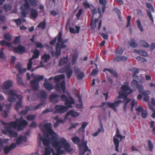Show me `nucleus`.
Segmentation results:
<instances>
[{"label":"nucleus","instance_id":"nucleus-34","mask_svg":"<svg viewBox=\"0 0 155 155\" xmlns=\"http://www.w3.org/2000/svg\"><path fill=\"white\" fill-rule=\"evenodd\" d=\"M42 59L45 62H48L50 59V55L49 54H44L41 57Z\"/></svg>","mask_w":155,"mask_h":155},{"label":"nucleus","instance_id":"nucleus-25","mask_svg":"<svg viewBox=\"0 0 155 155\" xmlns=\"http://www.w3.org/2000/svg\"><path fill=\"white\" fill-rule=\"evenodd\" d=\"M70 115L72 117H76L79 115V113L74 110H71L68 112L66 115V116H68Z\"/></svg>","mask_w":155,"mask_h":155},{"label":"nucleus","instance_id":"nucleus-14","mask_svg":"<svg viewBox=\"0 0 155 155\" xmlns=\"http://www.w3.org/2000/svg\"><path fill=\"white\" fill-rule=\"evenodd\" d=\"M60 87L63 91V93L65 94V84L64 81H62L61 82L60 85L58 84H56L55 86V89L57 92H59L60 90Z\"/></svg>","mask_w":155,"mask_h":155},{"label":"nucleus","instance_id":"nucleus-8","mask_svg":"<svg viewBox=\"0 0 155 155\" xmlns=\"http://www.w3.org/2000/svg\"><path fill=\"white\" fill-rule=\"evenodd\" d=\"M52 124L51 123H47L43 125L41 124H39V127L42 131L44 132V128H45L47 131V134L52 135L54 134V132L51 128Z\"/></svg>","mask_w":155,"mask_h":155},{"label":"nucleus","instance_id":"nucleus-11","mask_svg":"<svg viewBox=\"0 0 155 155\" xmlns=\"http://www.w3.org/2000/svg\"><path fill=\"white\" fill-rule=\"evenodd\" d=\"M28 124V123L27 121L25 120H23L22 121L17 122V125L16 126L12 125V127L16 129L18 131L22 130Z\"/></svg>","mask_w":155,"mask_h":155},{"label":"nucleus","instance_id":"nucleus-47","mask_svg":"<svg viewBox=\"0 0 155 155\" xmlns=\"http://www.w3.org/2000/svg\"><path fill=\"white\" fill-rule=\"evenodd\" d=\"M42 141L43 144L44 146H48L49 142L50 141L49 139L45 138Z\"/></svg>","mask_w":155,"mask_h":155},{"label":"nucleus","instance_id":"nucleus-60","mask_svg":"<svg viewBox=\"0 0 155 155\" xmlns=\"http://www.w3.org/2000/svg\"><path fill=\"white\" fill-rule=\"evenodd\" d=\"M35 116L33 115H28L26 117V119L28 121L34 119Z\"/></svg>","mask_w":155,"mask_h":155},{"label":"nucleus","instance_id":"nucleus-7","mask_svg":"<svg viewBox=\"0 0 155 155\" xmlns=\"http://www.w3.org/2000/svg\"><path fill=\"white\" fill-rule=\"evenodd\" d=\"M122 102L120 100H117L114 103L103 102L102 103L101 105H100L99 107H102L104 105H106L107 107L112 108L114 111L116 112L117 111L116 107H118L119 104Z\"/></svg>","mask_w":155,"mask_h":155},{"label":"nucleus","instance_id":"nucleus-4","mask_svg":"<svg viewBox=\"0 0 155 155\" xmlns=\"http://www.w3.org/2000/svg\"><path fill=\"white\" fill-rule=\"evenodd\" d=\"M123 52L122 48L119 47L116 49L115 51L116 57L114 58V61H126L127 60V57L124 56H121Z\"/></svg>","mask_w":155,"mask_h":155},{"label":"nucleus","instance_id":"nucleus-56","mask_svg":"<svg viewBox=\"0 0 155 155\" xmlns=\"http://www.w3.org/2000/svg\"><path fill=\"white\" fill-rule=\"evenodd\" d=\"M32 60L31 59H30L29 60V62L27 64V69L28 70H30L32 66Z\"/></svg>","mask_w":155,"mask_h":155},{"label":"nucleus","instance_id":"nucleus-13","mask_svg":"<svg viewBox=\"0 0 155 155\" xmlns=\"http://www.w3.org/2000/svg\"><path fill=\"white\" fill-rule=\"evenodd\" d=\"M59 95L58 94L53 93L49 95L48 99L51 102L57 103L59 101Z\"/></svg>","mask_w":155,"mask_h":155},{"label":"nucleus","instance_id":"nucleus-3","mask_svg":"<svg viewBox=\"0 0 155 155\" xmlns=\"http://www.w3.org/2000/svg\"><path fill=\"white\" fill-rule=\"evenodd\" d=\"M25 2V3L21 5L20 7V10L21 11L22 16L25 18L26 17L30 9V6L28 2V0H22Z\"/></svg>","mask_w":155,"mask_h":155},{"label":"nucleus","instance_id":"nucleus-58","mask_svg":"<svg viewBox=\"0 0 155 155\" xmlns=\"http://www.w3.org/2000/svg\"><path fill=\"white\" fill-rule=\"evenodd\" d=\"M29 2L32 6L35 7L37 5L36 0H29Z\"/></svg>","mask_w":155,"mask_h":155},{"label":"nucleus","instance_id":"nucleus-51","mask_svg":"<svg viewBox=\"0 0 155 155\" xmlns=\"http://www.w3.org/2000/svg\"><path fill=\"white\" fill-rule=\"evenodd\" d=\"M34 80H36L39 82V81L44 79V77L42 75H37L34 77Z\"/></svg>","mask_w":155,"mask_h":155},{"label":"nucleus","instance_id":"nucleus-44","mask_svg":"<svg viewBox=\"0 0 155 155\" xmlns=\"http://www.w3.org/2000/svg\"><path fill=\"white\" fill-rule=\"evenodd\" d=\"M136 22L138 28L141 31H143V29L142 26L141 25V23L140 20L137 19L136 21Z\"/></svg>","mask_w":155,"mask_h":155},{"label":"nucleus","instance_id":"nucleus-35","mask_svg":"<svg viewBox=\"0 0 155 155\" xmlns=\"http://www.w3.org/2000/svg\"><path fill=\"white\" fill-rule=\"evenodd\" d=\"M71 140L74 144L78 145L81 142V140L78 137H75L71 138Z\"/></svg>","mask_w":155,"mask_h":155},{"label":"nucleus","instance_id":"nucleus-49","mask_svg":"<svg viewBox=\"0 0 155 155\" xmlns=\"http://www.w3.org/2000/svg\"><path fill=\"white\" fill-rule=\"evenodd\" d=\"M131 86L134 89L136 88L137 85L139 84L137 81L135 80H133L131 83Z\"/></svg>","mask_w":155,"mask_h":155},{"label":"nucleus","instance_id":"nucleus-19","mask_svg":"<svg viewBox=\"0 0 155 155\" xmlns=\"http://www.w3.org/2000/svg\"><path fill=\"white\" fill-rule=\"evenodd\" d=\"M30 84L31 88L35 91L38 90L39 88V82L34 79L30 81Z\"/></svg>","mask_w":155,"mask_h":155},{"label":"nucleus","instance_id":"nucleus-55","mask_svg":"<svg viewBox=\"0 0 155 155\" xmlns=\"http://www.w3.org/2000/svg\"><path fill=\"white\" fill-rule=\"evenodd\" d=\"M34 45L37 48H42L43 47V46L41 43L39 41H35L34 42Z\"/></svg>","mask_w":155,"mask_h":155},{"label":"nucleus","instance_id":"nucleus-57","mask_svg":"<svg viewBox=\"0 0 155 155\" xmlns=\"http://www.w3.org/2000/svg\"><path fill=\"white\" fill-rule=\"evenodd\" d=\"M59 146L60 147V148H59L58 147H57L55 148L56 150L57 151H58V153H60L61 154L64 153V151L63 150H61V149L62 148V146L61 144H60Z\"/></svg>","mask_w":155,"mask_h":155},{"label":"nucleus","instance_id":"nucleus-40","mask_svg":"<svg viewBox=\"0 0 155 155\" xmlns=\"http://www.w3.org/2000/svg\"><path fill=\"white\" fill-rule=\"evenodd\" d=\"M30 107V106H26L25 107V110H23L21 112L19 113L18 114L21 115H26L28 111L29 110H29L30 108H28L27 109L26 107Z\"/></svg>","mask_w":155,"mask_h":155},{"label":"nucleus","instance_id":"nucleus-24","mask_svg":"<svg viewBox=\"0 0 155 155\" xmlns=\"http://www.w3.org/2000/svg\"><path fill=\"white\" fill-rule=\"evenodd\" d=\"M38 16V12L37 10L34 8L32 9L30 14L31 18L33 19H36L37 17Z\"/></svg>","mask_w":155,"mask_h":155},{"label":"nucleus","instance_id":"nucleus-17","mask_svg":"<svg viewBox=\"0 0 155 155\" xmlns=\"http://www.w3.org/2000/svg\"><path fill=\"white\" fill-rule=\"evenodd\" d=\"M3 133L5 134H8L11 137H16L18 136V133L15 131L11 130H6L3 131Z\"/></svg>","mask_w":155,"mask_h":155},{"label":"nucleus","instance_id":"nucleus-2","mask_svg":"<svg viewBox=\"0 0 155 155\" xmlns=\"http://www.w3.org/2000/svg\"><path fill=\"white\" fill-rule=\"evenodd\" d=\"M4 93L9 96L7 100L8 102H14L16 101V98L18 99V101L16 102L15 106V109L17 111H18L19 108L23 107L22 103V98L21 96L19 95L16 92L11 89L4 91Z\"/></svg>","mask_w":155,"mask_h":155},{"label":"nucleus","instance_id":"nucleus-63","mask_svg":"<svg viewBox=\"0 0 155 155\" xmlns=\"http://www.w3.org/2000/svg\"><path fill=\"white\" fill-rule=\"evenodd\" d=\"M73 71L71 69L69 70V71H68L65 72V73H66L67 77L69 79L71 78V77L73 73Z\"/></svg>","mask_w":155,"mask_h":155},{"label":"nucleus","instance_id":"nucleus-15","mask_svg":"<svg viewBox=\"0 0 155 155\" xmlns=\"http://www.w3.org/2000/svg\"><path fill=\"white\" fill-rule=\"evenodd\" d=\"M15 53L22 54L26 52L25 48L24 46L19 45L17 47H14L13 48Z\"/></svg>","mask_w":155,"mask_h":155},{"label":"nucleus","instance_id":"nucleus-22","mask_svg":"<svg viewBox=\"0 0 155 155\" xmlns=\"http://www.w3.org/2000/svg\"><path fill=\"white\" fill-rule=\"evenodd\" d=\"M43 85L46 89L49 91H51L54 88V86L52 84L47 81H45Z\"/></svg>","mask_w":155,"mask_h":155},{"label":"nucleus","instance_id":"nucleus-31","mask_svg":"<svg viewBox=\"0 0 155 155\" xmlns=\"http://www.w3.org/2000/svg\"><path fill=\"white\" fill-rule=\"evenodd\" d=\"M33 55L31 58L30 59H31L32 60L34 59H36L38 58L40 55V52L37 49L35 50L34 52H33Z\"/></svg>","mask_w":155,"mask_h":155},{"label":"nucleus","instance_id":"nucleus-10","mask_svg":"<svg viewBox=\"0 0 155 155\" xmlns=\"http://www.w3.org/2000/svg\"><path fill=\"white\" fill-rule=\"evenodd\" d=\"M54 109V114H63L68 110V108L66 106L62 105H55Z\"/></svg>","mask_w":155,"mask_h":155},{"label":"nucleus","instance_id":"nucleus-26","mask_svg":"<svg viewBox=\"0 0 155 155\" xmlns=\"http://www.w3.org/2000/svg\"><path fill=\"white\" fill-rule=\"evenodd\" d=\"M38 97L41 99H46L47 98V93L44 91L41 90L39 92Z\"/></svg>","mask_w":155,"mask_h":155},{"label":"nucleus","instance_id":"nucleus-41","mask_svg":"<svg viewBox=\"0 0 155 155\" xmlns=\"http://www.w3.org/2000/svg\"><path fill=\"white\" fill-rule=\"evenodd\" d=\"M4 48H2L0 51V59L3 60H5L6 58L5 55L3 53Z\"/></svg>","mask_w":155,"mask_h":155},{"label":"nucleus","instance_id":"nucleus-61","mask_svg":"<svg viewBox=\"0 0 155 155\" xmlns=\"http://www.w3.org/2000/svg\"><path fill=\"white\" fill-rule=\"evenodd\" d=\"M146 6L150 10H151V11L153 12H154V10L152 5L150 3H147L146 4Z\"/></svg>","mask_w":155,"mask_h":155},{"label":"nucleus","instance_id":"nucleus-42","mask_svg":"<svg viewBox=\"0 0 155 155\" xmlns=\"http://www.w3.org/2000/svg\"><path fill=\"white\" fill-rule=\"evenodd\" d=\"M0 44L2 46L6 45L9 47H11V44L10 43L8 42L5 40L1 41L0 42Z\"/></svg>","mask_w":155,"mask_h":155},{"label":"nucleus","instance_id":"nucleus-36","mask_svg":"<svg viewBox=\"0 0 155 155\" xmlns=\"http://www.w3.org/2000/svg\"><path fill=\"white\" fill-rule=\"evenodd\" d=\"M130 46L133 48H136L137 46V43L135 42L134 39L131 38H130Z\"/></svg>","mask_w":155,"mask_h":155},{"label":"nucleus","instance_id":"nucleus-16","mask_svg":"<svg viewBox=\"0 0 155 155\" xmlns=\"http://www.w3.org/2000/svg\"><path fill=\"white\" fill-rule=\"evenodd\" d=\"M49 139L53 147L55 148L57 147L59 148H60V147L59 146V145L61 144L60 141L59 140V141H58V138L56 137L53 136Z\"/></svg>","mask_w":155,"mask_h":155},{"label":"nucleus","instance_id":"nucleus-38","mask_svg":"<svg viewBox=\"0 0 155 155\" xmlns=\"http://www.w3.org/2000/svg\"><path fill=\"white\" fill-rule=\"evenodd\" d=\"M78 103L79 104H76V107L79 109H81L83 106L82 102L81 100V98L80 96H78Z\"/></svg>","mask_w":155,"mask_h":155},{"label":"nucleus","instance_id":"nucleus-28","mask_svg":"<svg viewBox=\"0 0 155 155\" xmlns=\"http://www.w3.org/2000/svg\"><path fill=\"white\" fill-rule=\"evenodd\" d=\"M74 103V102L73 99H72L71 101L69 100L68 99L65 101V105H66V107L68 108L69 107H72L71 104Z\"/></svg>","mask_w":155,"mask_h":155},{"label":"nucleus","instance_id":"nucleus-20","mask_svg":"<svg viewBox=\"0 0 155 155\" xmlns=\"http://www.w3.org/2000/svg\"><path fill=\"white\" fill-rule=\"evenodd\" d=\"M12 81L10 80H8L4 82L2 86L3 89L7 90L12 86Z\"/></svg>","mask_w":155,"mask_h":155},{"label":"nucleus","instance_id":"nucleus-6","mask_svg":"<svg viewBox=\"0 0 155 155\" xmlns=\"http://www.w3.org/2000/svg\"><path fill=\"white\" fill-rule=\"evenodd\" d=\"M116 137L120 138L121 140L122 138H124L125 136H123L120 134L119 130L117 128L116 132V134L113 137V142L115 146V150L118 152L119 147L120 144V142L118 139Z\"/></svg>","mask_w":155,"mask_h":155},{"label":"nucleus","instance_id":"nucleus-59","mask_svg":"<svg viewBox=\"0 0 155 155\" xmlns=\"http://www.w3.org/2000/svg\"><path fill=\"white\" fill-rule=\"evenodd\" d=\"M147 14L149 17V18H150V20L152 21V23H153L154 22V20L153 19V18L152 16V15L151 14V13L150 12V11L149 10H147Z\"/></svg>","mask_w":155,"mask_h":155},{"label":"nucleus","instance_id":"nucleus-39","mask_svg":"<svg viewBox=\"0 0 155 155\" xmlns=\"http://www.w3.org/2000/svg\"><path fill=\"white\" fill-rule=\"evenodd\" d=\"M0 122L4 126H7L9 128H12V125L14 123L11 122L9 123H7L2 120H0Z\"/></svg>","mask_w":155,"mask_h":155},{"label":"nucleus","instance_id":"nucleus-32","mask_svg":"<svg viewBox=\"0 0 155 155\" xmlns=\"http://www.w3.org/2000/svg\"><path fill=\"white\" fill-rule=\"evenodd\" d=\"M64 74H61L56 75L54 78V81L55 82H59L61 80L64 78Z\"/></svg>","mask_w":155,"mask_h":155},{"label":"nucleus","instance_id":"nucleus-33","mask_svg":"<svg viewBox=\"0 0 155 155\" xmlns=\"http://www.w3.org/2000/svg\"><path fill=\"white\" fill-rule=\"evenodd\" d=\"M71 69L70 64H69L66 65L64 67L62 68L60 71L61 73H64Z\"/></svg>","mask_w":155,"mask_h":155},{"label":"nucleus","instance_id":"nucleus-23","mask_svg":"<svg viewBox=\"0 0 155 155\" xmlns=\"http://www.w3.org/2000/svg\"><path fill=\"white\" fill-rule=\"evenodd\" d=\"M68 56H67L65 57H64L63 58H61L59 63V66L61 67L63 65L66 64L68 60Z\"/></svg>","mask_w":155,"mask_h":155},{"label":"nucleus","instance_id":"nucleus-21","mask_svg":"<svg viewBox=\"0 0 155 155\" xmlns=\"http://www.w3.org/2000/svg\"><path fill=\"white\" fill-rule=\"evenodd\" d=\"M74 72L77 75V79L78 80L81 79L84 76V74L83 72H81L80 69L76 68L74 69Z\"/></svg>","mask_w":155,"mask_h":155},{"label":"nucleus","instance_id":"nucleus-53","mask_svg":"<svg viewBox=\"0 0 155 155\" xmlns=\"http://www.w3.org/2000/svg\"><path fill=\"white\" fill-rule=\"evenodd\" d=\"M139 93H141L143 90L144 87L143 85L141 84H139L137 87Z\"/></svg>","mask_w":155,"mask_h":155},{"label":"nucleus","instance_id":"nucleus-1","mask_svg":"<svg viewBox=\"0 0 155 155\" xmlns=\"http://www.w3.org/2000/svg\"><path fill=\"white\" fill-rule=\"evenodd\" d=\"M133 91L131 89L127 81H125L122 85L121 87V90L119 92L118 97L119 98H124L125 101L124 106L123 110L126 112V107L128 103L130 101V100L127 97V96L129 94L132 93Z\"/></svg>","mask_w":155,"mask_h":155},{"label":"nucleus","instance_id":"nucleus-64","mask_svg":"<svg viewBox=\"0 0 155 155\" xmlns=\"http://www.w3.org/2000/svg\"><path fill=\"white\" fill-rule=\"evenodd\" d=\"M9 112L8 110H3L2 112V115L4 117H7Z\"/></svg>","mask_w":155,"mask_h":155},{"label":"nucleus","instance_id":"nucleus-43","mask_svg":"<svg viewBox=\"0 0 155 155\" xmlns=\"http://www.w3.org/2000/svg\"><path fill=\"white\" fill-rule=\"evenodd\" d=\"M45 19H44L43 21H41L39 24L38 27V28H41L42 29H44L45 28Z\"/></svg>","mask_w":155,"mask_h":155},{"label":"nucleus","instance_id":"nucleus-48","mask_svg":"<svg viewBox=\"0 0 155 155\" xmlns=\"http://www.w3.org/2000/svg\"><path fill=\"white\" fill-rule=\"evenodd\" d=\"M55 50L56 51L54 55H55V56L56 58H58L59 56L60 55L61 50L56 47Z\"/></svg>","mask_w":155,"mask_h":155},{"label":"nucleus","instance_id":"nucleus-54","mask_svg":"<svg viewBox=\"0 0 155 155\" xmlns=\"http://www.w3.org/2000/svg\"><path fill=\"white\" fill-rule=\"evenodd\" d=\"M20 39L21 37L20 36L16 37L13 41V43L15 45L19 44L20 42Z\"/></svg>","mask_w":155,"mask_h":155},{"label":"nucleus","instance_id":"nucleus-5","mask_svg":"<svg viewBox=\"0 0 155 155\" xmlns=\"http://www.w3.org/2000/svg\"><path fill=\"white\" fill-rule=\"evenodd\" d=\"M87 141L79 144V155H83L87 151V155H89L91 153V150L88 149L87 145Z\"/></svg>","mask_w":155,"mask_h":155},{"label":"nucleus","instance_id":"nucleus-52","mask_svg":"<svg viewBox=\"0 0 155 155\" xmlns=\"http://www.w3.org/2000/svg\"><path fill=\"white\" fill-rule=\"evenodd\" d=\"M4 37L6 40L9 41H10L11 40V36L8 33H5Z\"/></svg>","mask_w":155,"mask_h":155},{"label":"nucleus","instance_id":"nucleus-9","mask_svg":"<svg viewBox=\"0 0 155 155\" xmlns=\"http://www.w3.org/2000/svg\"><path fill=\"white\" fill-rule=\"evenodd\" d=\"M62 34L61 31L58 35V42L56 44V47L60 49H64L66 47V45L62 42Z\"/></svg>","mask_w":155,"mask_h":155},{"label":"nucleus","instance_id":"nucleus-27","mask_svg":"<svg viewBox=\"0 0 155 155\" xmlns=\"http://www.w3.org/2000/svg\"><path fill=\"white\" fill-rule=\"evenodd\" d=\"M43 104V103H41L35 106H30V107H27L26 108L27 109L30 108V109H29V110H36L38 109L39 108H40L41 106Z\"/></svg>","mask_w":155,"mask_h":155},{"label":"nucleus","instance_id":"nucleus-12","mask_svg":"<svg viewBox=\"0 0 155 155\" xmlns=\"http://www.w3.org/2000/svg\"><path fill=\"white\" fill-rule=\"evenodd\" d=\"M60 140L61 142V144L63 147L64 150L67 151H71L70 149V145L69 143L67 142L66 140L63 137L61 138Z\"/></svg>","mask_w":155,"mask_h":155},{"label":"nucleus","instance_id":"nucleus-45","mask_svg":"<svg viewBox=\"0 0 155 155\" xmlns=\"http://www.w3.org/2000/svg\"><path fill=\"white\" fill-rule=\"evenodd\" d=\"M148 107L149 109L152 110L153 113L151 115V117L152 118H155V108L152 105L150 104L148 105Z\"/></svg>","mask_w":155,"mask_h":155},{"label":"nucleus","instance_id":"nucleus-62","mask_svg":"<svg viewBox=\"0 0 155 155\" xmlns=\"http://www.w3.org/2000/svg\"><path fill=\"white\" fill-rule=\"evenodd\" d=\"M137 52L140 55H143L144 56H147V53L145 51L142 50H138Z\"/></svg>","mask_w":155,"mask_h":155},{"label":"nucleus","instance_id":"nucleus-50","mask_svg":"<svg viewBox=\"0 0 155 155\" xmlns=\"http://www.w3.org/2000/svg\"><path fill=\"white\" fill-rule=\"evenodd\" d=\"M88 123L86 122H83L82 123V126L81 127L79 128L78 129V130H82V131L83 132H84V129L86 126L88 125Z\"/></svg>","mask_w":155,"mask_h":155},{"label":"nucleus","instance_id":"nucleus-37","mask_svg":"<svg viewBox=\"0 0 155 155\" xmlns=\"http://www.w3.org/2000/svg\"><path fill=\"white\" fill-rule=\"evenodd\" d=\"M45 46L47 49L49 51V52H50L52 56H54L55 52L53 50V47L51 46H49L47 44Z\"/></svg>","mask_w":155,"mask_h":155},{"label":"nucleus","instance_id":"nucleus-46","mask_svg":"<svg viewBox=\"0 0 155 155\" xmlns=\"http://www.w3.org/2000/svg\"><path fill=\"white\" fill-rule=\"evenodd\" d=\"M4 8L5 11L8 12L11 10L12 6L10 5L5 4L4 6Z\"/></svg>","mask_w":155,"mask_h":155},{"label":"nucleus","instance_id":"nucleus-18","mask_svg":"<svg viewBox=\"0 0 155 155\" xmlns=\"http://www.w3.org/2000/svg\"><path fill=\"white\" fill-rule=\"evenodd\" d=\"M16 147V144L13 143H12L8 147L6 146L4 148V150L5 154H7L12 149L15 148Z\"/></svg>","mask_w":155,"mask_h":155},{"label":"nucleus","instance_id":"nucleus-29","mask_svg":"<svg viewBox=\"0 0 155 155\" xmlns=\"http://www.w3.org/2000/svg\"><path fill=\"white\" fill-rule=\"evenodd\" d=\"M78 57V55L77 53L75 52L73 54L72 58V63L73 65L75 64Z\"/></svg>","mask_w":155,"mask_h":155},{"label":"nucleus","instance_id":"nucleus-30","mask_svg":"<svg viewBox=\"0 0 155 155\" xmlns=\"http://www.w3.org/2000/svg\"><path fill=\"white\" fill-rule=\"evenodd\" d=\"M139 44L140 46L145 48H148L150 46L148 43L144 40H140L139 41Z\"/></svg>","mask_w":155,"mask_h":155}]
</instances>
